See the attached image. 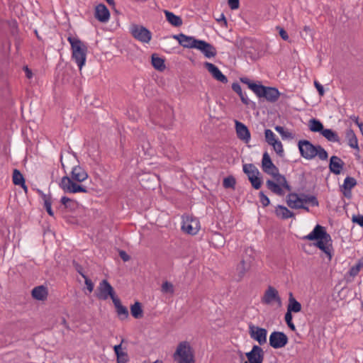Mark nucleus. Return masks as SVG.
Listing matches in <instances>:
<instances>
[{"instance_id":"obj_3","label":"nucleus","mask_w":363,"mask_h":363,"mask_svg":"<svg viewBox=\"0 0 363 363\" xmlns=\"http://www.w3.org/2000/svg\"><path fill=\"white\" fill-rule=\"evenodd\" d=\"M298 150L301 157L304 159H313L318 157V159H328L327 151L320 145H314L307 140H301L298 143Z\"/></svg>"},{"instance_id":"obj_1","label":"nucleus","mask_w":363,"mask_h":363,"mask_svg":"<svg viewBox=\"0 0 363 363\" xmlns=\"http://www.w3.org/2000/svg\"><path fill=\"white\" fill-rule=\"evenodd\" d=\"M303 240H316L315 246L323 252L328 260L333 257V245L331 236L326 232L324 227L316 225L313 230L303 238Z\"/></svg>"},{"instance_id":"obj_39","label":"nucleus","mask_w":363,"mask_h":363,"mask_svg":"<svg viewBox=\"0 0 363 363\" xmlns=\"http://www.w3.org/2000/svg\"><path fill=\"white\" fill-rule=\"evenodd\" d=\"M41 196H42V199L44 202V206L46 209V211L48 212V213L50 216H54V212L52 210V199H51V197L50 195H47V194H45L41 192Z\"/></svg>"},{"instance_id":"obj_11","label":"nucleus","mask_w":363,"mask_h":363,"mask_svg":"<svg viewBox=\"0 0 363 363\" xmlns=\"http://www.w3.org/2000/svg\"><path fill=\"white\" fill-rule=\"evenodd\" d=\"M74 180L69 177H62L60 183V187L62 189L67 193H78V192H86V189L82 185H79L75 182Z\"/></svg>"},{"instance_id":"obj_38","label":"nucleus","mask_w":363,"mask_h":363,"mask_svg":"<svg viewBox=\"0 0 363 363\" xmlns=\"http://www.w3.org/2000/svg\"><path fill=\"white\" fill-rule=\"evenodd\" d=\"M240 80L242 83L247 85L248 88L251 89L255 94H257L261 84L260 82H259V84H257L256 82L251 81L249 78L245 77H240Z\"/></svg>"},{"instance_id":"obj_49","label":"nucleus","mask_w":363,"mask_h":363,"mask_svg":"<svg viewBox=\"0 0 363 363\" xmlns=\"http://www.w3.org/2000/svg\"><path fill=\"white\" fill-rule=\"evenodd\" d=\"M259 201L264 207H266L269 205V199L262 191L259 192Z\"/></svg>"},{"instance_id":"obj_21","label":"nucleus","mask_w":363,"mask_h":363,"mask_svg":"<svg viewBox=\"0 0 363 363\" xmlns=\"http://www.w3.org/2000/svg\"><path fill=\"white\" fill-rule=\"evenodd\" d=\"M94 17L101 23H106L110 18V11L104 4H99L95 8Z\"/></svg>"},{"instance_id":"obj_13","label":"nucleus","mask_w":363,"mask_h":363,"mask_svg":"<svg viewBox=\"0 0 363 363\" xmlns=\"http://www.w3.org/2000/svg\"><path fill=\"white\" fill-rule=\"evenodd\" d=\"M249 335L252 339L257 341L260 345L267 342V330L265 328L250 324L249 325Z\"/></svg>"},{"instance_id":"obj_10","label":"nucleus","mask_w":363,"mask_h":363,"mask_svg":"<svg viewBox=\"0 0 363 363\" xmlns=\"http://www.w3.org/2000/svg\"><path fill=\"white\" fill-rule=\"evenodd\" d=\"M97 291L96 296L99 299L106 300L110 297L113 301V298H117L113 288L106 279L102 280L99 283Z\"/></svg>"},{"instance_id":"obj_31","label":"nucleus","mask_w":363,"mask_h":363,"mask_svg":"<svg viewBox=\"0 0 363 363\" xmlns=\"http://www.w3.org/2000/svg\"><path fill=\"white\" fill-rule=\"evenodd\" d=\"M160 109L161 113H160L159 117L165 122L171 121L173 116V110L172 108L169 106H166L165 104H161Z\"/></svg>"},{"instance_id":"obj_61","label":"nucleus","mask_w":363,"mask_h":363,"mask_svg":"<svg viewBox=\"0 0 363 363\" xmlns=\"http://www.w3.org/2000/svg\"><path fill=\"white\" fill-rule=\"evenodd\" d=\"M350 119H352L357 125L359 123V118L358 116H356L354 115L350 116Z\"/></svg>"},{"instance_id":"obj_15","label":"nucleus","mask_w":363,"mask_h":363,"mask_svg":"<svg viewBox=\"0 0 363 363\" xmlns=\"http://www.w3.org/2000/svg\"><path fill=\"white\" fill-rule=\"evenodd\" d=\"M264 136L266 142L273 146L274 151L279 157H283V147L280 140L277 138L276 135L270 129H265Z\"/></svg>"},{"instance_id":"obj_23","label":"nucleus","mask_w":363,"mask_h":363,"mask_svg":"<svg viewBox=\"0 0 363 363\" xmlns=\"http://www.w3.org/2000/svg\"><path fill=\"white\" fill-rule=\"evenodd\" d=\"M235 129L238 138L247 143L250 139V133L247 127L242 123L235 121Z\"/></svg>"},{"instance_id":"obj_6","label":"nucleus","mask_w":363,"mask_h":363,"mask_svg":"<svg viewBox=\"0 0 363 363\" xmlns=\"http://www.w3.org/2000/svg\"><path fill=\"white\" fill-rule=\"evenodd\" d=\"M130 33L135 39L143 43H148L152 39L151 32L141 25L133 24Z\"/></svg>"},{"instance_id":"obj_36","label":"nucleus","mask_w":363,"mask_h":363,"mask_svg":"<svg viewBox=\"0 0 363 363\" xmlns=\"http://www.w3.org/2000/svg\"><path fill=\"white\" fill-rule=\"evenodd\" d=\"M321 135L330 142L340 141V137L337 133L332 129L324 128Z\"/></svg>"},{"instance_id":"obj_53","label":"nucleus","mask_w":363,"mask_h":363,"mask_svg":"<svg viewBox=\"0 0 363 363\" xmlns=\"http://www.w3.org/2000/svg\"><path fill=\"white\" fill-rule=\"evenodd\" d=\"M228 5L229 7L232 10L238 9L240 6V1L239 0H228Z\"/></svg>"},{"instance_id":"obj_27","label":"nucleus","mask_w":363,"mask_h":363,"mask_svg":"<svg viewBox=\"0 0 363 363\" xmlns=\"http://www.w3.org/2000/svg\"><path fill=\"white\" fill-rule=\"evenodd\" d=\"M31 294L33 298L38 301H44L48 295V289L43 285L36 286L33 289Z\"/></svg>"},{"instance_id":"obj_57","label":"nucleus","mask_w":363,"mask_h":363,"mask_svg":"<svg viewBox=\"0 0 363 363\" xmlns=\"http://www.w3.org/2000/svg\"><path fill=\"white\" fill-rule=\"evenodd\" d=\"M23 69L26 72V77L30 79L33 76L32 71L27 66L24 67Z\"/></svg>"},{"instance_id":"obj_26","label":"nucleus","mask_w":363,"mask_h":363,"mask_svg":"<svg viewBox=\"0 0 363 363\" xmlns=\"http://www.w3.org/2000/svg\"><path fill=\"white\" fill-rule=\"evenodd\" d=\"M262 169L264 172L272 175L274 178H277L281 176L279 174V169L272 163V160H262Z\"/></svg>"},{"instance_id":"obj_5","label":"nucleus","mask_w":363,"mask_h":363,"mask_svg":"<svg viewBox=\"0 0 363 363\" xmlns=\"http://www.w3.org/2000/svg\"><path fill=\"white\" fill-rule=\"evenodd\" d=\"M67 40L71 45L72 59L81 70L86 62L87 47L79 39L72 36H69Z\"/></svg>"},{"instance_id":"obj_24","label":"nucleus","mask_w":363,"mask_h":363,"mask_svg":"<svg viewBox=\"0 0 363 363\" xmlns=\"http://www.w3.org/2000/svg\"><path fill=\"white\" fill-rule=\"evenodd\" d=\"M232 89L238 94L242 104L245 105H250L253 109L256 108V104L248 99L246 94L242 92L241 86L238 82H234L232 84Z\"/></svg>"},{"instance_id":"obj_40","label":"nucleus","mask_w":363,"mask_h":363,"mask_svg":"<svg viewBox=\"0 0 363 363\" xmlns=\"http://www.w3.org/2000/svg\"><path fill=\"white\" fill-rule=\"evenodd\" d=\"M12 182L13 184L16 186H18L19 184H23V182H26L23 175L17 169H14L13 170Z\"/></svg>"},{"instance_id":"obj_7","label":"nucleus","mask_w":363,"mask_h":363,"mask_svg":"<svg viewBox=\"0 0 363 363\" xmlns=\"http://www.w3.org/2000/svg\"><path fill=\"white\" fill-rule=\"evenodd\" d=\"M274 179L277 182L272 180H267L266 183L267 188L273 193L278 196H283L284 194V189L287 191L291 190L290 186L288 184L284 177L279 176Z\"/></svg>"},{"instance_id":"obj_22","label":"nucleus","mask_w":363,"mask_h":363,"mask_svg":"<svg viewBox=\"0 0 363 363\" xmlns=\"http://www.w3.org/2000/svg\"><path fill=\"white\" fill-rule=\"evenodd\" d=\"M70 178L77 182H82L88 178V174L82 166L76 165L72 169Z\"/></svg>"},{"instance_id":"obj_58","label":"nucleus","mask_w":363,"mask_h":363,"mask_svg":"<svg viewBox=\"0 0 363 363\" xmlns=\"http://www.w3.org/2000/svg\"><path fill=\"white\" fill-rule=\"evenodd\" d=\"M113 350H114V352H115L116 355H117L118 354L121 353V352H122V346H121V344H119V345H115V346L113 347Z\"/></svg>"},{"instance_id":"obj_52","label":"nucleus","mask_w":363,"mask_h":363,"mask_svg":"<svg viewBox=\"0 0 363 363\" xmlns=\"http://www.w3.org/2000/svg\"><path fill=\"white\" fill-rule=\"evenodd\" d=\"M82 277L84 278L85 284L86 286V288L89 292H91L94 289V284L91 279L87 278L85 275L82 274Z\"/></svg>"},{"instance_id":"obj_46","label":"nucleus","mask_w":363,"mask_h":363,"mask_svg":"<svg viewBox=\"0 0 363 363\" xmlns=\"http://www.w3.org/2000/svg\"><path fill=\"white\" fill-rule=\"evenodd\" d=\"M61 203L67 208H74L77 206V202L68 197L62 196L61 198Z\"/></svg>"},{"instance_id":"obj_41","label":"nucleus","mask_w":363,"mask_h":363,"mask_svg":"<svg viewBox=\"0 0 363 363\" xmlns=\"http://www.w3.org/2000/svg\"><path fill=\"white\" fill-rule=\"evenodd\" d=\"M243 171L247 175L248 179L250 177H254L259 174L257 168L252 164H244Z\"/></svg>"},{"instance_id":"obj_64","label":"nucleus","mask_w":363,"mask_h":363,"mask_svg":"<svg viewBox=\"0 0 363 363\" xmlns=\"http://www.w3.org/2000/svg\"><path fill=\"white\" fill-rule=\"evenodd\" d=\"M357 126L359 127V128L363 135V123L360 122L359 123L357 124Z\"/></svg>"},{"instance_id":"obj_33","label":"nucleus","mask_w":363,"mask_h":363,"mask_svg":"<svg viewBox=\"0 0 363 363\" xmlns=\"http://www.w3.org/2000/svg\"><path fill=\"white\" fill-rule=\"evenodd\" d=\"M345 135L348 145L351 147L359 150L358 140L354 132L352 129H347Z\"/></svg>"},{"instance_id":"obj_9","label":"nucleus","mask_w":363,"mask_h":363,"mask_svg":"<svg viewBox=\"0 0 363 363\" xmlns=\"http://www.w3.org/2000/svg\"><path fill=\"white\" fill-rule=\"evenodd\" d=\"M252 262L250 259L242 258L235 266L233 271V279L236 281H242L246 274L250 271Z\"/></svg>"},{"instance_id":"obj_16","label":"nucleus","mask_w":363,"mask_h":363,"mask_svg":"<svg viewBox=\"0 0 363 363\" xmlns=\"http://www.w3.org/2000/svg\"><path fill=\"white\" fill-rule=\"evenodd\" d=\"M287 343L288 337L282 332L274 331L269 335V345L274 349L284 347Z\"/></svg>"},{"instance_id":"obj_4","label":"nucleus","mask_w":363,"mask_h":363,"mask_svg":"<svg viewBox=\"0 0 363 363\" xmlns=\"http://www.w3.org/2000/svg\"><path fill=\"white\" fill-rule=\"evenodd\" d=\"M173 359L177 363H195L194 350L190 342H179L173 354Z\"/></svg>"},{"instance_id":"obj_18","label":"nucleus","mask_w":363,"mask_h":363,"mask_svg":"<svg viewBox=\"0 0 363 363\" xmlns=\"http://www.w3.org/2000/svg\"><path fill=\"white\" fill-rule=\"evenodd\" d=\"M203 65L216 80L223 84L228 83L227 77L221 72L217 66L208 62H204Z\"/></svg>"},{"instance_id":"obj_8","label":"nucleus","mask_w":363,"mask_h":363,"mask_svg":"<svg viewBox=\"0 0 363 363\" xmlns=\"http://www.w3.org/2000/svg\"><path fill=\"white\" fill-rule=\"evenodd\" d=\"M256 95L259 98L265 99L269 102L274 103L278 100L280 92L275 87L266 86L261 84Z\"/></svg>"},{"instance_id":"obj_56","label":"nucleus","mask_w":363,"mask_h":363,"mask_svg":"<svg viewBox=\"0 0 363 363\" xmlns=\"http://www.w3.org/2000/svg\"><path fill=\"white\" fill-rule=\"evenodd\" d=\"M275 129H276L277 131H278L283 136L288 137V136H289L291 135V133L284 131V128L281 127V126H277L275 128Z\"/></svg>"},{"instance_id":"obj_12","label":"nucleus","mask_w":363,"mask_h":363,"mask_svg":"<svg viewBox=\"0 0 363 363\" xmlns=\"http://www.w3.org/2000/svg\"><path fill=\"white\" fill-rule=\"evenodd\" d=\"M262 303L266 305L277 303L280 306H281V298L279 295L278 291L274 287L269 286L262 297Z\"/></svg>"},{"instance_id":"obj_34","label":"nucleus","mask_w":363,"mask_h":363,"mask_svg":"<svg viewBox=\"0 0 363 363\" xmlns=\"http://www.w3.org/2000/svg\"><path fill=\"white\" fill-rule=\"evenodd\" d=\"M151 63L152 67L158 70L163 71L165 69L164 60L157 56V54H152L151 56Z\"/></svg>"},{"instance_id":"obj_17","label":"nucleus","mask_w":363,"mask_h":363,"mask_svg":"<svg viewBox=\"0 0 363 363\" xmlns=\"http://www.w3.org/2000/svg\"><path fill=\"white\" fill-rule=\"evenodd\" d=\"M172 38L177 40L179 44L184 48H196L200 40L193 36H189L184 33L174 35Z\"/></svg>"},{"instance_id":"obj_29","label":"nucleus","mask_w":363,"mask_h":363,"mask_svg":"<svg viewBox=\"0 0 363 363\" xmlns=\"http://www.w3.org/2000/svg\"><path fill=\"white\" fill-rule=\"evenodd\" d=\"M167 21L174 27H179L182 25L183 21L180 16L175 15L174 13L167 10L164 11Z\"/></svg>"},{"instance_id":"obj_51","label":"nucleus","mask_w":363,"mask_h":363,"mask_svg":"<svg viewBox=\"0 0 363 363\" xmlns=\"http://www.w3.org/2000/svg\"><path fill=\"white\" fill-rule=\"evenodd\" d=\"M314 86L316 88V89H317V91L318 92V94L320 95V96H324L325 90H324V88H323V85H321L318 81L315 80L314 81Z\"/></svg>"},{"instance_id":"obj_35","label":"nucleus","mask_w":363,"mask_h":363,"mask_svg":"<svg viewBox=\"0 0 363 363\" xmlns=\"http://www.w3.org/2000/svg\"><path fill=\"white\" fill-rule=\"evenodd\" d=\"M323 124L316 118H311L309 121V130L313 133H322L324 130Z\"/></svg>"},{"instance_id":"obj_28","label":"nucleus","mask_w":363,"mask_h":363,"mask_svg":"<svg viewBox=\"0 0 363 363\" xmlns=\"http://www.w3.org/2000/svg\"><path fill=\"white\" fill-rule=\"evenodd\" d=\"M275 214L281 219H288L294 217V213L286 206L278 205L275 208Z\"/></svg>"},{"instance_id":"obj_2","label":"nucleus","mask_w":363,"mask_h":363,"mask_svg":"<svg viewBox=\"0 0 363 363\" xmlns=\"http://www.w3.org/2000/svg\"><path fill=\"white\" fill-rule=\"evenodd\" d=\"M286 203L292 209H304L307 212L309 211L308 204L313 206H318L315 196L305 194L290 193L286 197Z\"/></svg>"},{"instance_id":"obj_48","label":"nucleus","mask_w":363,"mask_h":363,"mask_svg":"<svg viewBox=\"0 0 363 363\" xmlns=\"http://www.w3.org/2000/svg\"><path fill=\"white\" fill-rule=\"evenodd\" d=\"M292 315L291 313H289V312H286V314H285V317H284V319H285V321L288 325V327L293 331H294L296 330V327L294 325V324L292 322Z\"/></svg>"},{"instance_id":"obj_37","label":"nucleus","mask_w":363,"mask_h":363,"mask_svg":"<svg viewBox=\"0 0 363 363\" xmlns=\"http://www.w3.org/2000/svg\"><path fill=\"white\" fill-rule=\"evenodd\" d=\"M343 165L344 163L342 162V160H330V169L333 173L335 174H340Z\"/></svg>"},{"instance_id":"obj_42","label":"nucleus","mask_w":363,"mask_h":363,"mask_svg":"<svg viewBox=\"0 0 363 363\" xmlns=\"http://www.w3.org/2000/svg\"><path fill=\"white\" fill-rule=\"evenodd\" d=\"M131 315L135 318H140L143 316V310L141 305L139 302H135L130 307Z\"/></svg>"},{"instance_id":"obj_45","label":"nucleus","mask_w":363,"mask_h":363,"mask_svg":"<svg viewBox=\"0 0 363 363\" xmlns=\"http://www.w3.org/2000/svg\"><path fill=\"white\" fill-rule=\"evenodd\" d=\"M236 184L235 179L233 176H229L225 178H224L223 182V185L224 188L228 189H235V186Z\"/></svg>"},{"instance_id":"obj_55","label":"nucleus","mask_w":363,"mask_h":363,"mask_svg":"<svg viewBox=\"0 0 363 363\" xmlns=\"http://www.w3.org/2000/svg\"><path fill=\"white\" fill-rule=\"evenodd\" d=\"M352 221L355 223H357L361 227H363V216L358 215L356 216H353Z\"/></svg>"},{"instance_id":"obj_30","label":"nucleus","mask_w":363,"mask_h":363,"mask_svg":"<svg viewBox=\"0 0 363 363\" xmlns=\"http://www.w3.org/2000/svg\"><path fill=\"white\" fill-rule=\"evenodd\" d=\"M113 303L116 307L117 314L120 318L121 320L127 318L128 317V311L121 304L120 299L118 297L116 298H113Z\"/></svg>"},{"instance_id":"obj_19","label":"nucleus","mask_w":363,"mask_h":363,"mask_svg":"<svg viewBox=\"0 0 363 363\" xmlns=\"http://www.w3.org/2000/svg\"><path fill=\"white\" fill-rule=\"evenodd\" d=\"M196 49L200 50L207 58L213 57L217 54L216 48L211 43L203 40H199Z\"/></svg>"},{"instance_id":"obj_43","label":"nucleus","mask_w":363,"mask_h":363,"mask_svg":"<svg viewBox=\"0 0 363 363\" xmlns=\"http://www.w3.org/2000/svg\"><path fill=\"white\" fill-rule=\"evenodd\" d=\"M161 291L164 294L172 296L174 294V286L171 282L165 281L161 286Z\"/></svg>"},{"instance_id":"obj_62","label":"nucleus","mask_w":363,"mask_h":363,"mask_svg":"<svg viewBox=\"0 0 363 363\" xmlns=\"http://www.w3.org/2000/svg\"><path fill=\"white\" fill-rule=\"evenodd\" d=\"M18 186H20L23 189V191L26 193H27V191H28V186L26 184V182H23V184H19Z\"/></svg>"},{"instance_id":"obj_60","label":"nucleus","mask_w":363,"mask_h":363,"mask_svg":"<svg viewBox=\"0 0 363 363\" xmlns=\"http://www.w3.org/2000/svg\"><path fill=\"white\" fill-rule=\"evenodd\" d=\"M216 20H217L218 22L223 21L225 25L227 24L226 18H225V15L223 13H221L220 14V17L219 18H217Z\"/></svg>"},{"instance_id":"obj_25","label":"nucleus","mask_w":363,"mask_h":363,"mask_svg":"<svg viewBox=\"0 0 363 363\" xmlns=\"http://www.w3.org/2000/svg\"><path fill=\"white\" fill-rule=\"evenodd\" d=\"M357 184L356 179L353 177H347L341 186V191L345 197L350 198L351 196V190Z\"/></svg>"},{"instance_id":"obj_50","label":"nucleus","mask_w":363,"mask_h":363,"mask_svg":"<svg viewBox=\"0 0 363 363\" xmlns=\"http://www.w3.org/2000/svg\"><path fill=\"white\" fill-rule=\"evenodd\" d=\"M118 363H126L128 360V354L126 352H121L116 355Z\"/></svg>"},{"instance_id":"obj_44","label":"nucleus","mask_w":363,"mask_h":363,"mask_svg":"<svg viewBox=\"0 0 363 363\" xmlns=\"http://www.w3.org/2000/svg\"><path fill=\"white\" fill-rule=\"evenodd\" d=\"M363 267V257L360 259L357 263L352 266L349 271V274L351 277L357 276L360 272L361 269Z\"/></svg>"},{"instance_id":"obj_59","label":"nucleus","mask_w":363,"mask_h":363,"mask_svg":"<svg viewBox=\"0 0 363 363\" xmlns=\"http://www.w3.org/2000/svg\"><path fill=\"white\" fill-rule=\"evenodd\" d=\"M120 257H121V259L123 260V261H128L129 260V256L125 253V252L124 251H121L120 253Z\"/></svg>"},{"instance_id":"obj_63","label":"nucleus","mask_w":363,"mask_h":363,"mask_svg":"<svg viewBox=\"0 0 363 363\" xmlns=\"http://www.w3.org/2000/svg\"><path fill=\"white\" fill-rule=\"evenodd\" d=\"M262 159H271V157L267 152H264Z\"/></svg>"},{"instance_id":"obj_54","label":"nucleus","mask_w":363,"mask_h":363,"mask_svg":"<svg viewBox=\"0 0 363 363\" xmlns=\"http://www.w3.org/2000/svg\"><path fill=\"white\" fill-rule=\"evenodd\" d=\"M277 28L279 29V34L281 36V38L284 40H287L289 39V35H288L286 31L283 28H281L279 26H277Z\"/></svg>"},{"instance_id":"obj_14","label":"nucleus","mask_w":363,"mask_h":363,"mask_svg":"<svg viewBox=\"0 0 363 363\" xmlns=\"http://www.w3.org/2000/svg\"><path fill=\"white\" fill-rule=\"evenodd\" d=\"M182 229L189 235H196L200 229V223L196 218L186 216L183 220Z\"/></svg>"},{"instance_id":"obj_20","label":"nucleus","mask_w":363,"mask_h":363,"mask_svg":"<svg viewBox=\"0 0 363 363\" xmlns=\"http://www.w3.org/2000/svg\"><path fill=\"white\" fill-rule=\"evenodd\" d=\"M249 363H262L264 358L262 349L258 345H254L250 352L246 353Z\"/></svg>"},{"instance_id":"obj_32","label":"nucleus","mask_w":363,"mask_h":363,"mask_svg":"<svg viewBox=\"0 0 363 363\" xmlns=\"http://www.w3.org/2000/svg\"><path fill=\"white\" fill-rule=\"evenodd\" d=\"M301 311V305L297 301L293 296L292 293L289 294V304L287 306V312L298 313Z\"/></svg>"},{"instance_id":"obj_47","label":"nucleus","mask_w":363,"mask_h":363,"mask_svg":"<svg viewBox=\"0 0 363 363\" xmlns=\"http://www.w3.org/2000/svg\"><path fill=\"white\" fill-rule=\"evenodd\" d=\"M249 180L252 184V186L255 189H259L262 185V180L259 175H255L254 177H250Z\"/></svg>"}]
</instances>
